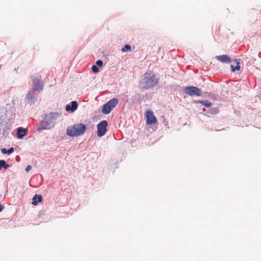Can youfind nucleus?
<instances>
[{
  "label": "nucleus",
  "mask_w": 261,
  "mask_h": 261,
  "mask_svg": "<svg viewBox=\"0 0 261 261\" xmlns=\"http://www.w3.org/2000/svg\"><path fill=\"white\" fill-rule=\"evenodd\" d=\"M159 77L151 70H148L140 81L139 85L141 89L148 90L156 86L159 83Z\"/></svg>",
  "instance_id": "nucleus-1"
},
{
  "label": "nucleus",
  "mask_w": 261,
  "mask_h": 261,
  "mask_svg": "<svg viewBox=\"0 0 261 261\" xmlns=\"http://www.w3.org/2000/svg\"><path fill=\"white\" fill-rule=\"evenodd\" d=\"M61 116V114L58 112H51L44 117L43 120L40 122L38 130L49 129L52 128L55 124L58 118Z\"/></svg>",
  "instance_id": "nucleus-2"
},
{
  "label": "nucleus",
  "mask_w": 261,
  "mask_h": 261,
  "mask_svg": "<svg viewBox=\"0 0 261 261\" xmlns=\"http://www.w3.org/2000/svg\"><path fill=\"white\" fill-rule=\"evenodd\" d=\"M86 129V125L83 123H77L67 129V135L70 137H77L82 135Z\"/></svg>",
  "instance_id": "nucleus-3"
},
{
  "label": "nucleus",
  "mask_w": 261,
  "mask_h": 261,
  "mask_svg": "<svg viewBox=\"0 0 261 261\" xmlns=\"http://www.w3.org/2000/svg\"><path fill=\"white\" fill-rule=\"evenodd\" d=\"M119 100L117 98H113L106 103L102 107V113L104 114H109L111 113L118 103Z\"/></svg>",
  "instance_id": "nucleus-4"
},
{
  "label": "nucleus",
  "mask_w": 261,
  "mask_h": 261,
  "mask_svg": "<svg viewBox=\"0 0 261 261\" xmlns=\"http://www.w3.org/2000/svg\"><path fill=\"white\" fill-rule=\"evenodd\" d=\"M184 91L185 93L191 96H199L201 95V90L195 86L186 87L184 88Z\"/></svg>",
  "instance_id": "nucleus-5"
},
{
  "label": "nucleus",
  "mask_w": 261,
  "mask_h": 261,
  "mask_svg": "<svg viewBox=\"0 0 261 261\" xmlns=\"http://www.w3.org/2000/svg\"><path fill=\"white\" fill-rule=\"evenodd\" d=\"M107 126L108 122L106 120H102L97 124V134L98 137H101L106 134Z\"/></svg>",
  "instance_id": "nucleus-6"
},
{
  "label": "nucleus",
  "mask_w": 261,
  "mask_h": 261,
  "mask_svg": "<svg viewBox=\"0 0 261 261\" xmlns=\"http://www.w3.org/2000/svg\"><path fill=\"white\" fill-rule=\"evenodd\" d=\"M25 99L28 104L30 105L35 104L36 101L35 92L30 89L26 94Z\"/></svg>",
  "instance_id": "nucleus-7"
},
{
  "label": "nucleus",
  "mask_w": 261,
  "mask_h": 261,
  "mask_svg": "<svg viewBox=\"0 0 261 261\" xmlns=\"http://www.w3.org/2000/svg\"><path fill=\"white\" fill-rule=\"evenodd\" d=\"M146 123L147 124H152L156 122V119L153 112L151 111H147L146 114Z\"/></svg>",
  "instance_id": "nucleus-8"
},
{
  "label": "nucleus",
  "mask_w": 261,
  "mask_h": 261,
  "mask_svg": "<svg viewBox=\"0 0 261 261\" xmlns=\"http://www.w3.org/2000/svg\"><path fill=\"white\" fill-rule=\"evenodd\" d=\"M33 86L34 88L31 90L35 92L37 91H41L43 90V86L41 84L40 80L37 77L34 78L33 80Z\"/></svg>",
  "instance_id": "nucleus-9"
},
{
  "label": "nucleus",
  "mask_w": 261,
  "mask_h": 261,
  "mask_svg": "<svg viewBox=\"0 0 261 261\" xmlns=\"http://www.w3.org/2000/svg\"><path fill=\"white\" fill-rule=\"evenodd\" d=\"M78 107V103L76 101H72L70 104L67 105L65 107V110L66 111H71L72 112H74Z\"/></svg>",
  "instance_id": "nucleus-10"
},
{
  "label": "nucleus",
  "mask_w": 261,
  "mask_h": 261,
  "mask_svg": "<svg viewBox=\"0 0 261 261\" xmlns=\"http://www.w3.org/2000/svg\"><path fill=\"white\" fill-rule=\"evenodd\" d=\"M216 58L222 63H229L231 62L230 58L227 55L217 56Z\"/></svg>",
  "instance_id": "nucleus-11"
},
{
  "label": "nucleus",
  "mask_w": 261,
  "mask_h": 261,
  "mask_svg": "<svg viewBox=\"0 0 261 261\" xmlns=\"http://www.w3.org/2000/svg\"><path fill=\"white\" fill-rule=\"evenodd\" d=\"M27 133V130L25 128L22 127H18L17 129V136L18 139L23 138L25 135Z\"/></svg>",
  "instance_id": "nucleus-12"
},
{
  "label": "nucleus",
  "mask_w": 261,
  "mask_h": 261,
  "mask_svg": "<svg viewBox=\"0 0 261 261\" xmlns=\"http://www.w3.org/2000/svg\"><path fill=\"white\" fill-rule=\"evenodd\" d=\"M42 200L41 195L35 194L33 198L32 204L36 205L38 203L40 202Z\"/></svg>",
  "instance_id": "nucleus-13"
},
{
  "label": "nucleus",
  "mask_w": 261,
  "mask_h": 261,
  "mask_svg": "<svg viewBox=\"0 0 261 261\" xmlns=\"http://www.w3.org/2000/svg\"><path fill=\"white\" fill-rule=\"evenodd\" d=\"M197 103H201L202 106H204L206 108H209L212 106V103L207 100H197L195 102Z\"/></svg>",
  "instance_id": "nucleus-14"
},
{
  "label": "nucleus",
  "mask_w": 261,
  "mask_h": 261,
  "mask_svg": "<svg viewBox=\"0 0 261 261\" xmlns=\"http://www.w3.org/2000/svg\"><path fill=\"white\" fill-rule=\"evenodd\" d=\"M14 151V149L13 147H11L9 149H7L5 148L2 149V152L3 154H11Z\"/></svg>",
  "instance_id": "nucleus-15"
},
{
  "label": "nucleus",
  "mask_w": 261,
  "mask_h": 261,
  "mask_svg": "<svg viewBox=\"0 0 261 261\" xmlns=\"http://www.w3.org/2000/svg\"><path fill=\"white\" fill-rule=\"evenodd\" d=\"M231 71L234 72L236 70H239L240 69V63L238 61L236 66L231 65L230 66Z\"/></svg>",
  "instance_id": "nucleus-16"
},
{
  "label": "nucleus",
  "mask_w": 261,
  "mask_h": 261,
  "mask_svg": "<svg viewBox=\"0 0 261 261\" xmlns=\"http://www.w3.org/2000/svg\"><path fill=\"white\" fill-rule=\"evenodd\" d=\"M132 50V47L130 45L125 44L124 46L121 49L122 52L130 51Z\"/></svg>",
  "instance_id": "nucleus-17"
},
{
  "label": "nucleus",
  "mask_w": 261,
  "mask_h": 261,
  "mask_svg": "<svg viewBox=\"0 0 261 261\" xmlns=\"http://www.w3.org/2000/svg\"><path fill=\"white\" fill-rule=\"evenodd\" d=\"M92 71L94 73H97L99 71V68L96 65H93L92 67Z\"/></svg>",
  "instance_id": "nucleus-18"
},
{
  "label": "nucleus",
  "mask_w": 261,
  "mask_h": 261,
  "mask_svg": "<svg viewBox=\"0 0 261 261\" xmlns=\"http://www.w3.org/2000/svg\"><path fill=\"white\" fill-rule=\"evenodd\" d=\"M102 65L103 62L100 60H98L96 62V65L97 66L101 67L102 66Z\"/></svg>",
  "instance_id": "nucleus-19"
},
{
  "label": "nucleus",
  "mask_w": 261,
  "mask_h": 261,
  "mask_svg": "<svg viewBox=\"0 0 261 261\" xmlns=\"http://www.w3.org/2000/svg\"><path fill=\"white\" fill-rule=\"evenodd\" d=\"M32 169V166L31 165H28L25 168L26 172H28Z\"/></svg>",
  "instance_id": "nucleus-20"
},
{
  "label": "nucleus",
  "mask_w": 261,
  "mask_h": 261,
  "mask_svg": "<svg viewBox=\"0 0 261 261\" xmlns=\"http://www.w3.org/2000/svg\"><path fill=\"white\" fill-rule=\"evenodd\" d=\"M4 160H0V170L2 168H4Z\"/></svg>",
  "instance_id": "nucleus-21"
},
{
  "label": "nucleus",
  "mask_w": 261,
  "mask_h": 261,
  "mask_svg": "<svg viewBox=\"0 0 261 261\" xmlns=\"http://www.w3.org/2000/svg\"><path fill=\"white\" fill-rule=\"evenodd\" d=\"M9 167V165L7 164H6L5 161L4 162V168L5 169H7Z\"/></svg>",
  "instance_id": "nucleus-22"
},
{
  "label": "nucleus",
  "mask_w": 261,
  "mask_h": 261,
  "mask_svg": "<svg viewBox=\"0 0 261 261\" xmlns=\"http://www.w3.org/2000/svg\"><path fill=\"white\" fill-rule=\"evenodd\" d=\"M4 208V206L0 203V212H1Z\"/></svg>",
  "instance_id": "nucleus-23"
},
{
  "label": "nucleus",
  "mask_w": 261,
  "mask_h": 261,
  "mask_svg": "<svg viewBox=\"0 0 261 261\" xmlns=\"http://www.w3.org/2000/svg\"><path fill=\"white\" fill-rule=\"evenodd\" d=\"M202 111H205V108H203L202 109Z\"/></svg>",
  "instance_id": "nucleus-24"
}]
</instances>
